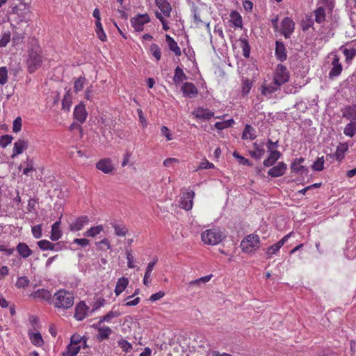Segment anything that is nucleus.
I'll return each instance as SVG.
<instances>
[{
    "label": "nucleus",
    "mask_w": 356,
    "mask_h": 356,
    "mask_svg": "<svg viewBox=\"0 0 356 356\" xmlns=\"http://www.w3.org/2000/svg\"><path fill=\"white\" fill-rule=\"evenodd\" d=\"M50 303L58 310H67L74 305V293L65 289H60L53 295Z\"/></svg>",
    "instance_id": "1"
},
{
    "label": "nucleus",
    "mask_w": 356,
    "mask_h": 356,
    "mask_svg": "<svg viewBox=\"0 0 356 356\" xmlns=\"http://www.w3.org/2000/svg\"><path fill=\"white\" fill-rule=\"evenodd\" d=\"M201 238L204 244L215 245L222 241L223 236L218 229L212 228L203 232L201 234Z\"/></svg>",
    "instance_id": "2"
},
{
    "label": "nucleus",
    "mask_w": 356,
    "mask_h": 356,
    "mask_svg": "<svg viewBox=\"0 0 356 356\" xmlns=\"http://www.w3.org/2000/svg\"><path fill=\"white\" fill-rule=\"evenodd\" d=\"M260 238L257 234H249L241 243V248L243 252L252 253L259 248Z\"/></svg>",
    "instance_id": "3"
},
{
    "label": "nucleus",
    "mask_w": 356,
    "mask_h": 356,
    "mask_svg": "<svg viewBox=\"0 0 356 356\" xmlns=\"http://www.w3.org/2000/svg\"><path fill=\"white\" fill-rule=\"evenodd\" d=\"M28 70L30 73L34 72L42 64V51L40 48L31 49L29 52L27 59Z\"/></svg>",
    "instance_id": "4"
},
{
    "label": "nucleus",
    "mask_w": 356,
    "mask_h": 356,
    "mask_svg": "<svg viewBox=\"0 0 356 356\" xmlns=\"http://www.w3.org/2000/svg\"><path fill=\"white\" fill-rule=\"evenodd\" d=\"M289 73L287 68L283 65H278L273 75V81L280 87L288 82Z\"/></svg>",
    "instance_id": "5"
},
{
    "label": "nucleus",
    "mask_w": 356,
    "mask_h": 356,
    "mask_svg": "<svg viewBox=\"0 0 356 356\" xmlns=\"http://www.w3.org/2000/svg\"><path fill=\"white\" fill-rule=\"evenodd\" d=\"M150 22L148 14H138L131 19V24L136 31H142L144 29V25Z\"/></svg>",
    "instance_id": "6"
},
{
    "label": "nucleus",
    "mask_w": 356,
    "mask_h": 356,
    "mask_svg": "<svg viewBox=\"0 0 356 356\" xmlns=\"http://www.w3.org/2000/svg\"><path fill=\"white\" fill-rule=\"evenodd\" d=\"M294 29L295 23L290 17H286L282 20L280 32L285 38H289Z\"/></svg>",
    "instance_id": "7"
},
{
    "label": "nucleus",
    "mask_w": 356,
    "mask_h": 356,
    "mask_svg": "<svg viewBox=\"0 0 356 356\" xmlns=\"http://www.w3.org/2000/svg\"><path fill=\"white\" fill-rule=\"evenodd\" d=\"M292 234L293 232H290L289 234L285 235L277 243L273 244V245L267 248L266 250L267 259H270L273 257V255L277 254L280 249L284 245V244L288 241V239Z\"/></svg>",
    "instance_id": "8"
},
{
    "label": "nucleus",
    "mask_w": 356,
    "mask_h": 356,
    "mask_svg": "<svg viewBox=\"0 0 356 356\" xmlns=\"http://www.w3.org/2000/svg\"><path fill=\"white\" fill-rule=\"evenodd\" d=\"M280 86L277 84H275L274 81L270 83H267L264 81L260 86V91L261 95L266 97L267 99L271 97L272 95L276 92L279 89Z\"/></svg>",
    "instance_id": "9"
},
{
    "label": "nucleus",
    "mask_w": 356,
    "mask_h": 356,
    "mask_svg": "<svg viewBox=\"0 0 356 356\" xmlns=\"http://www.w3.org/2000/svg\"><path fill=\"white\" fill-rule=\"evenodd\" d=\"M194 196L195 193L192 191L184 193L180 198V207L187 211L191 210L193 207Z\"/></svg>",
    "instance_id": "10"
},
{
    "label": "nucleus",
    "mask_w": 356,
    "mask_h": 356,
    "mask_svg": "<svg viewBox=\"0 0 356 356\" xmlns=\"http://www.w3.org/2000/svg\"><path fill=\"white\" fill-rule=\"evenodd\" d=\"M89 307L83 301L79 302L75 307L74 317L76 321H83L87 316Z\"/></svg>",
    "instance_id": "11"
},
{
    "label": "nucleus",
    "mask_w": 356,
    "mask_h": 356,
    "mask_svg": "<svg viewBox=\"0 0 356 356\" xmlns=\"http://www.w3.org/2000/svg\"><path fill=\"white\" fill-rule=\"evenodd\" d=\"M29 147V141L25 139H19L14 143L11 158L14 159L22 154Z\"/></svg>",
    "instance_id": "12"
},
{
    "label": "nucleus",
    "mask_w": 356,
    "mask_h": 356,
    "mask_svg": "<svg viewBox=\"0 0 356 356\" xmlns=\"http://www.w3.org/2000/svg\"><path fill=\"white\" fill-rule=\"evenodd\" d=\"M96 168L105 174H109L114 170L112 160L109 158L101 159L96 163Z\"/></svg>",
    "instance_id": "13"
},
{
    "label": "nucleus",
    "mask_w": 356,
    "mask_h": 356,
    "mask_svg": "<svg viewBox=\"0 0 356 356\" xmlns=\"http://www.w3.org/2000/svg\"><path fill=\"white\" fill-rule=\"evenodd\" d=\"M73 115L76 120H77L81 124L83 123L88 116V113L86 111L85 105L83 103H80L76 106Z\"/></svg>",
    "instance_id": "14"
},
{
    "label": "nucleus",
    "mask_w": 356,
    "mask_h": 356,
    "mask_svg": "<svg viewBox=\"0 0 356 356\" xmlns=\"http://www.w3.org/2000/svg\"><path fill=\"white\" fill-rule=\"evenodd\" d=\"M181 90L183 92V95L188 98H193L198 94V90L195 86L190 82H185L182 85Z\"/></svg>",
    "instance_id": "15"
},
{
    "label": "nucleus",
    "mask_w": 356,
    "mask_h": 356,
    "mask_svg": "<svg viewBox=\"0 0 356 356\" xmlns=\"http://www.w3.org/2000/svg\"><path fill=\"white\" fill-rule=\"evenodd\" d=\"M286 169V164L284 162H280L268 171V175L271 177H279L285 174Z\"/></svg>",
    "instance_id": "16"
},
{
    "label": "nucleus",
    "mask_w": 356,
    "mask_h": 356,
    "mask_svg": "<svg viewBox=\"0 0 356 356\" xmlns=\"http://www.w3.org/2000/svg\"><path fill=\"white\" fill-rule=\"evenodd\" d=\"M14 13L19 15L21 22H27L29 19L30 11L26 3L21 4L13 8Z\"/></svg>",
    "instance_id": "17"
},
{
    "label": "nucleus",
    "mask_w": 356,
    "mask_h": 356,
    "mask_svg": "<svg viewBox=\"0 0 356 356\" xmlns=\"http://www.w3.org/2000/svg\"><path fill=\"white\" fill-rule=\"evenodd\" d=\"M193 115L195 118L203 120H209L211 118L214 116V113L209 111V109L203 108H197L193 111Z\"/></svg>",
    "instance_id": "18"
},
{
    "label": "nucleus",
    "mask_w": 356,
    "mask_h": 356,
    "mask_svg": "<svg viewBox=\"0 0 356 356\" xmlns=\"http://www.w3.org/2000/svg\"><path fill=\"white\" fill-rule=\"evenodd\" d=\"M250 155L254 159L259 160L265 154L264 143H253V149L249 151Z\"/></svg>",
    "instance_id": "19"
},
{
    "label": "nucleus",
    "mask_w": 356,
    "mask_h": 356,
    "mask_svg": "<svg viewBox=\"0 0 356 356\" xmlns=\"http://www.w3.org/2000/svg\"><path fill=\"white\" fill-rule=\"evenodd\" d=\"M156 6L161 10V13L163 16L169 17L172 10L171 6L167 0H155Z\"/></svg>",
    "instance_id": "20"
},
{
    "label": "nucleus",
    "mask_w": 356,
    "mask_h": 356,
    "mask_svg": "<svg viewBox=\"0 0 356 356\" xmlns=\"http://www.w3.org/2000/svg\"><path fill=\"white\" fill-rule=\"evenodd\" d=\"M200 6H205V4L200 2V1H197L196 3L193 1H191L190 3L191 10L193 15L194 22L197 24L198 23L202 22L200 15Z\"/></svg>",
    "instance_id": "21"
},
{
    "label": "nucleus",
    "mask_w": 356,
    "mask_h": 356,
    "mask_svg": "<svg viewBox=\"0 0 356 356\" xmlns=\"http://www.w3.org/2000/svg\"><path fill=\"white\" fill-rule=\"evenodd\" d=\"M88 221V218L86 216H81L70 224V228L72 231L81 230Z\"/></svg>",
    "instance_id": "22"
},
{
    "label": "nucleus",
    "mask_w": 356,
    "mask_h": 356,
    "mask_svg": "<svg viewBox=\"0 0 356 356\" xmlns=\"http://www.w3.org/2000/svg\"><path fill=\"white\" fill-rule=\"evenodd\" d=\"M19 255L24 259H26L33 254V251L25 243H19L16 247Z\"/></svg>",
    "instance_id": "23"
},
{
    "label": "nucleus",
    "mask_w": 356,
    "mask_h": 356,
    "mask_svg": "<svg viewBox=\"0 0 356 356\" xmlns=\"http://www.w3.org/2000/svg\"><path fill=\"white\" fill-rule=\"evenodd\" d=\"M275 44V55L277 59L280 61L285 60L287 58V55L284 43L280 41H277Z\"/></svg>",
    "instance_id": "24"
},
{
    "label": "nucleus",
    "mask_w": 356,
    "mask_h": 356,
    "mask_svg": "<svg viewBox=\"0 0 356 356\" xmlns=\"http://www.w3.org/2000/svg\"><path fill=\"white\" fill-rule=\"evenodd\" d=\"M269 152V156L263 162L265 167L273 166L282 155L279 151H270Z\"/></svg>",
    "instance_id": "25"
},
{
    "label": "nucleus",
    "mask_w": 356,
    "mask_h": 356,
    "mask_svg": "<svg viewBox=\"0 0 356 356\" xmlns=\"http://www.w3.org/2000/svg\"><path fill=\"white\" fill-rule=\"evenodd\" d=\"M31 296L35 298H40L45 301L51 302L53 296H51V293L47 289H41L33 292L31 294Z\"/></svg>",
    "instance_id": "26"
},
{
    "label": "nucleus",
    "mask_w": 356,
    "mask_h": 356,
    "mask_svg": "<svg viewBox=\"0 0 356 356\" xmlns=\"http://www.w3.org/2000/svg\"><path fill=\"white\" fill-rule=\"evenodd\" d=\"M332 67L329 72L330 77H334L339 76L342 71V66L339 63V58L335 56L332 62Z\"/></svg>",
    "instance_id": "27"
},
{
    "label": "nucleus",
    "mask_w": 356,
    "mask_h": 356,
    "mask_svg": "<svg viewBox=\"0 0 356 356\" xmlns=\"http://www.w3.org/2000/svg\"><path fill=\"white\" fill-rule=\"evenodd\" d=\"M187 79V76L184 72L183 70L180 67L177 66L175 68V75L172 79L174 83L176 86H178L180 83L183 82Z\"/></svg>",
    "instance_id": "28"
},
{
    "label": "nucleus",
    "mask_w": 356,
    "mask_h": 356,
    "mask_svg": "<svg viewBox=\"0 0 356 356\" xmlns=\"http://www.w3.org/2000/svg\"><path fill=\"white\" fill-rule=\"evenodd\" d=\"M165 40L169 47V49L175 53V54L177 56H181V51L178 46L177 42L169 35H165Z\"/></svg>",
    "instance_id": "29"
},
{
    "label": "nucleus",
    "mask_w": 356,
    "mask_h": 356,
    "mask_svg": "<svg viewBox=\"0 0 356 356\" xmlns=\"http://www.w3.org/2000/svg\"><path fill=\"white\" fill-rule=\"evenodd\" d=\"M80 346L74 345L70 343L66 346L65 350L62 353V356H76L80 351Z\"/></svg>",
    "instance_id": "30"
},
{
    "label": "nucleus",
    "mask_w": 356,
    "mask_h": 356,
    "mask_svg": "<svg viewBox=\"0 0 356 356\" xmlns=\"http://www.w3.org/2000/svg\"><path fill=\"white\" fill-rule=\"evenodd\" d=\"M128 284L129 280L127 277H120L118 280L114 290L115 295L119 296L121 293H122L124 291V289L127 287Z\"/></svg>",
    "instance_id": "31"
},
{
    "label": "nucleus",
    "mask_w": 356,
    "mask_h": 356,
    "mask_svg": "<svg viewBox=\"0 0 356 356\" xmlns=\"http://www.w3.org/2000/svg\"><path fill=\"white\" fill-rule=\"evenodd\" d=\"M29 337L31 342L35 346L41 347L44 341L40 332H29Z\"/></svg>",
    "instance_id": "32"
},
{
    "label": "nucleus",
    "mask_w": 356,
    "mask_h": 356,
    "mask_svg": "<svg viewBox=\"0 0 356 356\" xmlns=\"http://www.w3.org/2000/svg\"><path fill=\"white\" fill-rule=\"evenodd\" d=\"M304 161L305 159L303 158L296 159L291 165V170L293 172H300L302 174L306 172V168L301 165Z\"/></svg>",
    "instance_id": "33"
},
{
    "label": "nucleus",
    "mask_w": 356,
    "mask_h": 356,
    "mask_svg": "<svg viewBox=\"0 0 356 356\" xmlns=\"http://www.w3.org/2000/svg\"><path fill=\"white\" fill-rule=\"evenodd\" d=\"M343 117L356 120V105L346 106L343 110Z\"/></svg>",
    "instance_id": "34"
},
{
    "label": "nucleus",
    "mask_w": 356,
    "mask_h": 356,
    "mask_svg": "<svg viewBox=\"0 0 356 356\" xmlns=\"http://www.w3.org/2000/svg\"><path fill=\"white\" fill-rule=\"evenodd\" d=\"M230 22L236 28L243 27V21L241 15L236 11H232L230 13Z\"/></svg>",
    "instance_id": "35"
},
{
    "label": "nucleus",
    "mask_w": 356,
    "mask_h": 356,
    "mask_svg": "<svg viewBox=\"0 0 356 356\" xmlns=\"http://www.w3.org/2000/svg\"><path fill=\"white\" fill-rule=\"evenodd\" d=\"M120 315V313L114 309V307L105 316L100 317L99 324L104 322L110 323L114 318H117Z\"/></svg>",
    "instance_id": "36"
},
{
    "label": "nucleus",
    "mask_w": 356,
    "mask_h": 356,
    "mask_svg": "<svg viewBox=\"0 0 356 356\" xmlns=\"http://www.w3.org/2000/svg\"><path fill=\"white\" fill-rule=\"evenodd\" d=\"M256 138L254 129L249 124H246L242 134V138L244 140H253Z\"/></svg>",
    "instance_id": "37"
},
{
    "label": "nucleus",
    "mask_w": 356,
    "mask_h": 356,
    "mask_svg": "<svg viewBox=\"0 0 356 356\" xmlns=\"http://www.w3.org/2000/svg\"><path fill=\"white\" fill-rule=\"evenodd\" d=\"M104 230L103 225H97L95 227H92L89 229H88L86 232H84L83 235L86 237H95L97 235L99 234Z\"/></svg>",
    "instance_id": "38"
},
{
    "label": "nucleus",
    "mask_w": 356,
    "mask_h": 356,
    "mask_svg": "<svg viewBox=\"0 0 356 356\" xmlns=\"http://www.w3.org/2000/svg\"><path fill=\"white\" fill-rule=\"evenodd\" d=\"M111 333L112 330L109 327L104 325L101 328H99L98 339L100 341L108 339Z\"/></svg>",
    "instance_id": "39"
},
{
    "label": "nucleus",
    "mask_w": 356,
    "mask_h": 356,
    "mask_svg": "<svg viewBox=\"0 0 356 356\" xmlns=\"http://www.w3.org/2000/svg\"><path fill=\"white\" fill-rule=\"evenodd\" d=\"M343 134L348 137H353L356 134V122L352 121L347 124L343 129Z\"/></svg>",
    "instance_id": "40"
},
{
    "label": "nucleus",
    "mask_w": 356,
    "mask_h": 356,
    "mask_svg": "<svg viewBox=\"0 0 356 356\" xmlns=\"http://www.w3.org/2000/svg\"><path fill=\"white\" fill-rule=\"evenodd\" d=\"M72 104V95L70 90H67L62 101V109L69 111Z\"/></svg>",
    "instance_id": "41"
},
{
    "label": "nucleus",
    "mask_w": 356,
    "mask_h": 356,
    "mask_svg": "<svg viewBox=\"0 0 356 356\" xmlns=\"http://www.w3.org/2000/svg\"><path fill=\"white\" fill-rule=\"evenodd\" d=\"M112 227L115 230V233L118 236H125L128 232L127 228L124 225H120L115 222L111 223Z\"/></svg>",
    "instance_id": "42"
},
{
    "label": "nucleus",
    "mask_w": 356,
    "mask_h": 356,
    "mask_svg": "<svg viewBox=\"0 0 356 356\" xmlns=\"http://www.w3.org/2000/svg\"><path fill=\"white\" fill-rule=\"evenodd\" d=\"M241 42V47L243 51V55L245 58H249L250 54V47L248 43V41L245 38H241L239 40Z\"/></svg>",
    "instance_id": "43"
},
{
    "label": "nucleus",
    "mask_w": 356,
    "mask_h": 356,
    "mask_svg": "<svg viewBox=\"0 0 356 356\" xmlns=\"http://www.w3.org/2000/svg\"><path fill=\"white\" fill-rule=\"evenodd\" d=\"M315 13V21L318 23L321 24L323 22L325 19V9L322 7L318 8L314 11Z\"/></svg>",
    "instance_id": "44"
},
{
    "label": "nucleus",
    "mask_w": 356,
    "mask_h": 356,
    "mask_svg": "<svg viewBox=\"0 0 356 356\" xmlns=\"http://www.w3.org/2000/svg\"><path fill=\"white\" fill-rule=\"evenodd\" d=\"M86 82V79L84 76H80L74 81V90L75 92H79L83 90Z\"/></svg>",
    "instance_id": "45"
},
{
    "label": "nucleus",
    "mask_w": 356,
    "mask_h": 356,
    "mask_svg": "<svg viewBox=\"0 0 356 356\" xmlns=\"http://www.w3.org/2000/svg\"><path fill=\"white\" fill-rule=\"evenodd\" d=\"M314 24V19L312 15H306L305 19L301 22L302 29L304 31L309 30L311 27H312Z\"/></svg>",
    "instance_id": "46"
},
{
    "label": "nucleus",
    "mask_w": 356,
    "mask_h": 356,
    "mask_svg": "<svg viewBox=\"0 0 356 356\" xmlns=\"http://www.w3.org/2000/svg\"><path fill=\"white\" fill-rule=\"evenodd\" d=\"M26 167L23 170V174L29 176L32 172L35 171V168L33 166V161L32 159H27L24 163Z\"/></svg>",
    "instance_id": "47"
},
{
    "label": "nucleus",
    "mask_w": 356,
    "mask_h": 356,
    "mask_svg": "<svg viewBox=\"0 0 356 356\" xmlns=\"http://www.w3.org/2000/svg\"><path fill=\"white\" fill-rule=\"evenodd\" d=\"M150 51H151L152 56L156 58V60L157 61L161 59V49L156 44L153 43L151 44Z\"/></svg>",
    "instance_id": "48"
},
{
    "label": "nucleus",
    "mask_w": 356,
    "mask_h": 356,
    "mask_svg": "<svg viewBox=\"0 0 356 356\" xmlns=\"http://www.w3.org/2000/svg\"><path fill=\"white\" fill-rule=\"evenodd\" d=\"M252 86V82L248 79L243 81L241 87V92L243 96L248 95Z\"/></svg>",
    "instance_id": "49"
},
{
    "label": "nucleus",
    "mask_w": 356,
    "mask_h": 356,
    "mask_svg": "<svg viewBox=\"0 0 356 356\" xmlns=\"http://www.w3.org/2000/svg\"><path fill=\"white\" fill-rule=\"evenodd\" d=\"M29 280L26 276L19 277L16 282V286L19 289H24L29 284Z\"/></svg>",
    "instance_id": "50"
},
{
    "label": "nucleus",
    "mask_w": 356,
    "mask_h": 356,
    "mask_svg": "<svg viewBox=\"0 0 356 356\" xmlns=\"http://www.w3.org/2000/svg\"><path fill=\"white\" fill-rule=\"evenodd\" d=\"M13 139V137L8 134L0 136V146L3 148L6 147L12 143Z\"/></svg>",
    "instance_id": "51"
},
{
    "label": "nucleus",
    "mask_w": 356,
    "mask_h": 356,
    "mask_svg": "<svg viewBox=\"0 0 356 356\" xmlns=\"http://www.w3.org/2000/svg\"><path fill=\"white\" fill-rule=\"evenodd\" d=\"M312 169L315 171H321L324 168V159L323 156L318 158L317 160L313 163Z\"/></svg>",
    "instance_id": "52"
},
{
    "label": "nucleus",
    "mask_w": 356,
    "mask_h": 356,
    "mask_svg": "<svg viewBox=\"0 0 356 356\" xmlns=\"http://www.w3.org/2000/svg\"><path fill=\"white\" fill-rule=\"evenodd\" d=\"M118 343L122 350L126 353L129 352L133 348L132 345L129 341L123 339L118 341Z\"/></svg>",
    "instance_id": "53"
},
{
    "label": "nucleus",
    "mask_w": 356,
    "mask_h": 356,
    "mask_svg": "<svg viewBox=\"0 0 356 356\" xmlns=\"http://www.w3.org/2000/svg\"><path fill=\"white\" fill-rule=\"evenodd\" d=\"M61 236H62V232L60 229V228H56V227H51V236H50L51 240H52L54 241H56L59 240L61 238Z\"/></svg>",
    "instance_id": "54"
},
{
    "label": "nucleus",
    "mask_w": 356,
    "mask_h": 356,
    "mask_svg": "<svg viewBox=\"0 0 356 356\" xmlns=\"http://www.w3.org/2000/svg\"><path fill=\"white\" fill-rule=\"evenodd\" d=\"M37 245L42 250H50L51 245V242L48 240H41L38 241Z\"/></svg>",
    "instance_id": "55"
},
{
    "label": "nucleus",
    "mask_w": 356,
    "mask_h": 356,
    "mask_svg": "<svg viewBox=\"0 0 356 356\" xmlns=\"http://www.w3.org/2000/svg\"><path fill=\"white\" fill-rule=\"evenodd\" d=\"M8 81V70L6 67H0V84L4 85Z\"/></svg>",
    "instance_id": "56"
},
{
    "label": "nucleus",
    "mask_w": 356,
    "mask_h": 356,
    "mask_svg": "<svg viewBox=\"0 0 356 356\" xmlns=\"http://www.w3.org/2000/svg\"><path fill=\"white\" fill-rule=\"evenodd\" d=\"M233 156H234V158H236V159H238V162H239L241 164H243V165H250V166L252 165V163H250V161H249L248 159H246V158H245V157H243V156H241V155H240L238 152H233Z\"/></svg>",
    "instance_id": "57"
},
{
    "label": "nucleus",
    "mask_w": 356,
    "mask_h": 356,
    "mask_svg": "<svg viewBox=\"0 0 356 356\" xmlns=\"http://www.w3.org/2000/svg\"><path fill=\"white\" fill-rule=\"evenodd\" d=\"M212 277V275H208L202 277H200L198 279H196L195 280H193L190 282L191 285L193 284H204L211 280Z\"/></svg>",
    "instance_id": "58"
},
{
    "label": "nucleus",
    "mask_w": 356,
    "mask_h": 356,
    "mask_svg": "<svg viewBox=\"0 0 356 356\" xmlns=\"http://www.w3.org/2000/svg\"><path fill=\"white\" fill-rule=\"evenodd\" d=\"M83 338L84 337H82L79 334H74L70 337V343L81 347V342L83 341Z\"/></svg>",
    "instance_id": "59"
},
{
    "label": "nucleus",
    "mask_w": 356,
    "mask_h": 356,
    "mask_svg": "<svg viewBox=\"0 0 356 356\" xmlns=\"http://www.w3.org/2000/svg\"><path fill=\"white\" fill-rule=\"evenodd\" d=\"M343 54L346 58V60H351L356 56V49L349 48L343 50Z\"/></svg>",
    "instance_id": "60"
},
{
    "label": "nucleus",
    "mask_w": 356,
    "mask_h": 356,
    "mask_svg": "<svg viewBox=\"0 0 356 356\" xmlns=\"http://www.w3.org/2000/svg\"><path fill=\"white\" fill-rule=\"evenodd\" d=\"M31 232H32L33 236L35 238H41L42 235L41 225H36L33 226L31 229Z\"/></svg>",
    "instance_id": "61"
},
{
    "label": "nucleus",
    "mask_w": 356,
    "mask_h": 356,
    "mask_svg": "<svg viewBox=\"0 0 356 356\" xmlns=\"http://www.w3.org/2000/svg\"><path fill=\"white\" fill-rule=\"evenodd\" d=\"M10 40V33H4L0 39V47H6Z\"/></svg>",
    "instance_id": "62"
},
{
    "label": "nucleus",
    "mask_w": 356,
    "mask_h": 356,
    "mask_svg": "<svg viewBox=\"0 0 356 356\" xmlns=\"http://www.w3.org/2000/svg\"><path fill=\"white\" fill-rule=\"evenodd\" d=\"M155 15H156V18L159 19L160 20V22H161L163 29L165 31H168L169 29V26L168 25V22L165 19L163 15L161 13H159V11H156L155 13Z\"/></svg>",
    "instance_id": "63"
},
{
    "label": "nucleus",
    "mask_w": 356,
    "mask_h": 356,
    "mask_svg": "<svg viewBox=\"0 0 356 356\" xmlns=\"http://www.w3.org/2000/svg\"><path fill=\"white\" fill-rule=\"evenodd\" d=\"M22 129V118L17 117L13 122V131L15 133L19 132Z\"/></svg>",
    "instance_id": "64"
}]
</instances>
